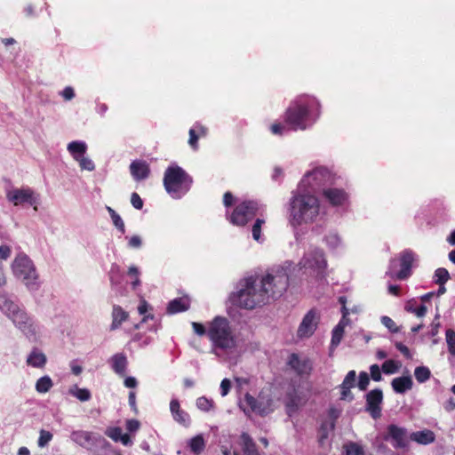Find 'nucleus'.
<instances>
[{
    "instance_id": "44",
    "label": "nucleus",
    "mask_w": 455,
    "mask_h": 455,
    "mask_svg": "<svg viewBox=\"0 0 455 455\" xmlns=\"http://www.w3.org/2000/svg\"><path fill=\"white\" fill-rule=\"evenodd\" d=\"M52 439V435L49 431L42 429L40 431V435L38 438V446L39 447L46 446Z\"/></svg>"
},
{
    "instance_id": "33",
    "label": "nucleus",
    "mask_w": 455,
    "mask_h": 455,
    "mask_svg": "<svg viewBox=\"0 0 455 455\" xmlns=\"http://www.w3.org/2000/svg\"><path fill=\"white\" fill-rule=\"evenodd\" d=\"M53 386V382L49 376H44L37 379L36 383V390L44 394L48 392Z\"/></svg>"
},
{
    "instance_id": "49",
    "label": "nucleus",
    "mask_w": 455,
    "mask_h": 455,
    "mask_svg": "<svg viewBox=\"0 0 455 455\" xmlns=\"http://www.w3.org/2000/svg\"><path fill=\"white\" fill-rule=\"evenodd\" d=\"M381 323L384 326H386L392 332H398L399 329L396 326L395 323L388 316H382Z\"/></svg>"
},
{
    "instance_id": "59",
    "label": "nucleus",
    "mask_w": 455,
    "mask_h": 455,
    "mask_svg": "<svg viewBox=\"0 0 455 455\" xmlns=\"http://www.w3.org/2000/svg\"><path fill=\"white\" fill-rule=\"evenodd\" d=\"M192 327L194 331L199 336H203L207 333L205 327L202 323L193 322Z\"/></svg>"
},
{
    "instance_id": "27",
    "label": "nucleus",
    "mask_w": 455,
    "mask_h": 455,
    "mask_svg": "<svg viewBox=\"0 0 455 455\" xmlns=\"http://www.w3.org/2000/svg\"><path fill=\"white\" fill-rule=\"evenodd\" d=\"M410 438L419 444L427 445L435 442V435L433 431L425 429L411 433Z\"/></svg>"
},
{
    "instance_id": "35",
    "label": "nucleus",
    "mask_w": 455,
    "mask_h": 455,
    "mask_svg": "<svg viewBox=\"0 0 455 455\" xmlns=\"http://www.w3.org/2000/svg\"><path fill=\"white\" fill-rule=\"evenodd\" d=\"M414 375L418 382L423 383L430 378L431 372L427 367L419 366L416 367Z\"/></svg>"
},
{
    "instance_id": "52",
    "label": "nucleus",
    "mask_w": 455,
    "mask_h": 455,
    "mask_svg": "<svg viewBox=\"0 0 455 455\" xmlns=\"http://www.w3.org/2000/svg\"><path fill=\"white\" fill-rule=\"evenodd\" d=\"M111 220L116 228H118L122 233L125 232L124 223L119 214L114 216Z\"/></svg>"
},
{
    "instance_id": "39",
    "label": "nucleus",
    "mask_w": 455,
    "mask_h": 455,
    "mask_svg": "<svg viewBox=\"0 0 455 455\" xmlns=\"http://www.w3.org/2000/svg\"><path fill=\"white\" fill-rule=\"evenodd\" d=\"M204 448V441L201 435H196L190 441V449L195 453H200Z\"/></svg>"
},
{
    "instance_id": "38",
    "label": "nucleus",
    "mask_w": 455,
    "mask_h": 455,
    "mask_svg": "<svg viewBox=\"0 0 455 455\" xmlns=\"http://www.w3.org/2000/svg\"><path fill=\"white\" fill-rule=\"evenodd\" d=\"M435 283L444 284L450 279V274L446 268L439 267L435 272Z\"/></svg>"
},
{
    "instance_id": "25",
    "label": "nucleus",
    "mask_w": 455,
    "mask_h": 455,
    "mask_svg": "<svg viewBox=\"0 0 455 455\" xmlns=\"http://www.w3.org/2000/svg\"><path fill=\"white\" fill-rule=\"evenodd\" d=\"M129 317V314L124 310L120 306L115 305L112 310V323L110 331L118 329L121 324L125 322Z\"/></svg>"
},
{
    "instance_id": "5",
    "label": "nucleus",
    "mask_w": 455,
    "mask_h": 455,
    "mask_svg": "<svg viewBox=\"0 0 455 455\" xmlns=\"http://www.w3.org/2000/svg\"><path fill=\"white\" fill-rule=\"evenodd\" d=\"M12 270L16 278L29 291H37L40 287L39 275L33 261L25 254H18L12 263Z\"/></svg>"
},
{
    "instance_id": "63",
    "label": "nucleus",
    "mask_w": 455,
    "mask_h": 455,
    "mask_svg": "<svg viewBox=\"0 0 455 455\" xmlns=\"http://www.w3.org/2000/svg\"><path fill=\"white\" fill-rule=\"evenodd\" d=\"M395 347L403 354L406 357H411V354H410V350L409 348L403 345V343L401 342H397L395 343Z\"/></svg>"
},
{
    "instance_id": "13",
    "label": "nucleus",
    "mask_w": 455,
    "mask_h": 455,
    "mask_svg": "<svg viewBox=\"0 0 455 455\" xmlns=\"http://www.w3.org/2000/svg\"><path fill=\"white\" fill-rule=\"evenodd\" d=\"M6 198L14 205L28 203L30 205H34L35 211L37 210L36 204L38 203V196H36L35 192L29 188L8 190L6 193Z\"/></svg>"
},
{
    "instance_id": "53",
    "label": "nucleus",
    "mask_w": 455,
    "mask_h": 455,
    "mask_svg": "<svg viewBox=\"0 0 455 455\" xmlns=\"http://www.w3.org/2000/svg\"><path fill=\"white\" fill-rule=\"evenodd\" d=\"M439 317H440V315L439 314H436L435 316V319L431 324V331H430V335L435 337V335H437L438 333V330H439V327H440V322H439Z\"/></svg>"
},
{
    "instance_id": "50",
    "label": "nucleus",
    "mask_w": 455,
    "mask_h": 455,
    "mask_svg": "<svg viewBox=\"0 0 455 455\" xmlns=\"http://www.w3.org/2000/svg\"><path fill=\"white\" fill-rule=\"evenodd\" d=\"M370 371H371V378L374 381H380L382 379V375H381V372H380V369H379L378 364H372L370 367Z\"/></svg>"
},
{
    "instance_id": "48",
    "label": "nucleus",
    "mask_w": 455,
    "mask_h": 455,
    "mask_svg": "<svg viewBox=\"0 0 455 455\" xmlns=\"http://www.w3.org/2000/svg\"><path fill=\"white\" fill-rule=\"evenodd\" d=\"M106 435L115 442H118L123 433L120 427H110L107 429Z\"/></svg>"
},
{
    "instance_id": "29",
    "label": "nucleus",
    "mask_w": 455,
    "mask_h": 455,
    "mask_svg": "<svg viewBox=\"0 0 455 455\" xmlns=\"http://www.w3.org/2000/svg\"><path fill=\"white\" fill-rule=\"evenodd\" d=\"M67 149L73 158L77 161L84 156L87 150V145L84 141L75 140L68 144Z\"/></svg>"
},
{
    "instance_id": "56",
    "label": "nucleus",
    "mask_w": 455,
    "mask_h": 455,
    "mask_svg": "<svg viewBox=\"0 0 455 455\" xmlns=\"http://www.w3.org/2000/svg\"><path fill=\"white\" fill-rule=\"evenodd\" d=\"M140 422L137 419H128L126 421V428L130 432H136L140 428Z\"/></svg>"
},
{
    "instance_id": "42",
    "label": "nucleus",
    "mask_w": 455,
    "mask_h": 455,
    "mask_svg": "<svg viewBox=\"0 0 455 455\" xmlns=\"http://www.w3.org/2000/svg\"><path fill=\"white\" fill-rule=\"evenodd\" d=\"M446 342L448 345L449 352L455 355V331L451 329L446 331Z\"/></svg>"
},
{
    "instance_id": "54",
    "label": "nucleus",
    "mask_w": 455,
    "mask_h": 455,
    "mask_svg": "<svg viewBox=\"0 0 455 455\" xmlns=\"http://www.w3.org/2000/svg\"><path fill=\"white\" fill-rule=\"evenodd\" d=\"M231 387V382L228 379H224L220 383V393L222 396L228 394Z\"/></svg>"
},
{
    "instance_id": "45",
    "label": "nucleus",
    "mask_w": 455,
    "mask_h": 455,
    "mask_svg": "<svg viewBox=\"0 0 455 455\" xmlns=\"http://www.w3.org/2000/svg\"><path fill=\"white\" fill-rule=\"evenodd\" d=\"M370 383V377L367 372L361 371L359 373V381H358V387L360 390L364 391L367 389Z\"/></svg>"
},
{
    "instance_id": "22",
    "label": "nucleus",
    "mask_w": 455,
    "mask_h": 455,
    "mask_svg": "<svg viewBox=\"0 0 455 455\" xmlns=\"http://www.w3.org/2000/svg\"><path fill=\"white\" fill-rule=\"evenodd\" d=\"M46 355L36 347L32 349L26 360L28 365L39 369L44 368L46 364Z\"/></svg>"
},
{
    "instance_id": "4",
    "label": "nucleus",
    "mask_w": 455,
    "mask_h": 455,
    "mask_svg": "<svg viewBox=\"0 0 455 455\" xmlns=\"http://www.w3.org/2000/svg\"><path fill=\"white\" fill-rule=\"evenodd\" d=\"M207 335L212 343V352L232 351L236 347V339L227 318L216 316L208 326Z\"/></svg>"
},
{
    "instance_id": "31",
    "label": "nucleus",
    "mask_w": 455,
    "mask_h": 455,
    "mask_svg": "<svg viewBox=\"0 0 455 455\" xmlns=\"http://www.w3.org/2000/svg\"><path fill=\"white\" fill-rule=\"evenodd\" d=\"M112 368L119 375H124L127 366V358L123 354H116L111 357Z\"/></svg>"
},
{
    "instance_id": "1",
    "label": "nucleus",
    "mask_w": 455,
    "mask_h": 455,
    "mask_svg": "<svg viewBox=\"0 0 455 455\" xmlns=\"http://www.w3.org/2000/svg\"><path fill=\"white\" fill-rule=\"evenodd\" d=\"M289 285V276L284 269L267 274L261 278L249 277L234 295V302L246 309H253L279 298Z\"/></svg>"
},
{
    "instance_id": "58",
    "label": "nucleus",
    "mask_w": 455,
    "mask_h": 455,
    "mask_svg": "<svg viewBox=\"0 0 455 455\" xmlns=\"http://www.w3.org/2000/svg\"><path fill=\"white\" fill-rule=\"evenodd\" d=\"M341 388V394H340V399L342 400H346V399H348V400H353L354 396L350 391V389L352 387H340Z\"/></svg>"
},
{
    "instance_id": "61",
    "label": "nucleus",
    "mask_w": 455,
    "mask_h": 455,
    "mask_svg": "<svg viewBox=\"0 0 455 455\" xmlns=\"http://www.w3.org/2000/svg\"><path fill=\"white\" fill-rule=\"evenodd\" d=\"M11 255V249L7 245H1L0 246V259H7Z\"/></svg>"
},
{
    "instance_id": "23",
    "label": "nucleus",
    "mask_w": 455,
    "mask_h": 455,
    "mask_svg": "<svg viewBox=\"0 0 455 455\" xmlns=\"http://www.w3.org/2000/svg\"><path fill=\"white\" fill-rule=\"evenodd\" d=\"M240 445L244 455H260L257 445L249 434L243 432L240 435Z\"/></svg>"
},
{
    "instance_id": "40",
    "label": "nucleus",
    "mask_w": 455,
    "mask_h": 455,
    "mask_svg": "<svg viewBox=\"0 0 455 455\" xmlns=\"http://www.w3.org/2000/svg\"><path fill=\"white\" fill-rule=\"evenodd\" d=\"M346 455H364L363 450L355 443H349L345 445Z\"/></svg>"
},
{
    "instance_id": "62",
    "label": "nucleus",
    "mask_w": 455,
    "mask_h": 455,
    "mask_svg": "<svg viewBox=\"0 0 455 455\" xmlns=\"http://www.w3.org/2000/svg\"><path fill=\"white\" fill-rule=\"evenodd\" d=\"M234 203V196L230 192H226L223 196V204L225 206L229 207Z\"/></svg>"
},
{
    "instance_id": "21",
    "label": "nucleus",
    "mask_w": 455,
    "mask_h": 455,
    "mask_svg": "<svg viewBox=\"0 0 455 455\" xmlns=\"http://www.w3.org/2000/svg\"><path fill=\"white\" fill-rule=\"evenodd\" d=\"M170 411L173 419L179 424L188 427L190 424V417L188 412L180 409V402L172 399L170 403Z\"/></svg>"
},
{
    "instance_id": "46",
    "label": "nucleus",
    "mask_w": 455,
    "mask_h": 455,
    "mask_svg": "<svg viewBox=\"0 0 455 455\" xmlns=\"http://www.w3.org/2000/svg\"><path fill=\"white\" fill-rule=\"evenodd\" d=\"M355 371H349L347 374L346 375L343 382L341 383L340 387H353L355 383Z\"/></svg>"
},
{
    "instance_id": "14",
    "label": "nucleus",
    "mask_w": 455,
    "mask_h": 455,
    "mask_svg": "<svg viewBox=\"0 0 455 455\" xmlns=\"http://www.w3.org/2000/svg\"><path fill=\"white\" fill-rule=\"evenodd\" d=\"M299 265L302 268L321 272L326 267V260L321 250L314 249L305 254Z\"/></svg>"
},
{
    "instance_id": "30",
    "label": "nucleus",
    "mask_w": 455,
    "mask_h": 455,
    "mask_svg": "<svg viewBox=\"0 0 455 455\" xmlns=\"http://www.w3.org/2000/svg\"><path fill=\"white\" fill-rule=\"evenodd\" d=\"M302 404L303 400L295 390L288 394L285 406L289 415L295 412Z\"/></svg>"
},
{
    "instance_id": "41",
    "label": "nucleus",
    "mask_w": 455,
    "mask_h": 455,
    "mask_svg": "<svg viewBox=\"0 0 455 455\" xmlns=\"http://www.w3.org/2000/svg\"><path fill=\"white\" fill-rule=\"evenodd\" d=\"M264 223L265 220L263 219L259 218L255 220L254 224L252 225L251 234L255 241H259L261 235V228Z\"/></svg>"
},
{
    "instance_id": "6",
    "label": "nucleus",
    "mask_w": 455,
    "mask_h": 455,
    "mask_svg": "<svg viewBox=\"0 0 455 455\" xmlns=\"http://www.w3.org/2000/svg\"><path fill=\"white\" fill-rule=\"evenodd\" d=\"M192 184V178L179 166H171L166 169L164 177V185L169 195L173 198H180L185 195Z\"/></svg>"
},
{
    "instance_id": "10",
    "label": "nucleus",
    "mask_w": 455,
    "mask_h": 455,
    "mask_svg": "<svg viewBox=\"0 0 455 455\" xmlns=\"http://www.w3.org/2000/svg\"><path fill=\"white\" fill-rule=\"evenodd\" d=\"M331 180L332 176L330 172L326 168L319 167L305 175L299 184V189L309 188L315 191L325 185L331 184Z\"/></svg>"
},
{
    "instance_id": "55",
    "label": "nucleus",
    "mask_w": 455,
    "mask_h": 455,
    "mask_svg": "<svg viewBox=\"0 0 455 455\" xmlns=\"http://www.w3.org/2000/svg\"><path fill=\"white\" fill-rule=\"evenodd\" d=\"M142 244V240L140 235H132L128 242V245L131 248H140Z\"/></svg>"
},
{
    "instance_id": "37",
    "label": "nucleus",
    "mask_w": 455,
    "mask_h": 455,
    "mask_svg": "<svg viewBox=\"0 0 455 455\" xmlns=\"http://www.w3.org/2000/svg\"><path fill=\"white\" fill-rule=\"evenodd\" d=\"M400 366L401 364L394 360H387L382 364V371L386 374H393L399 370Z\"/></svg>"
},
{
    "instance_id": "36",
    "label": "nucleus",
    "mask_w": 455,
    "mask_h": 455,
    "mask_svg": "<svg viewBox=\"0 0 455 455\" xmlns=\"http://www.w3.org/2000/svg\"><path fill=\"white\" fill-rule=\"evenodd\" d=\"M196 407L203 411H209L214 407V402L205 396L196 399Z\"/></svg>"
},
{
    "instance_id": "7",
    "label": "nucleus",
    "mask_w": 455,
    "mask_h": 455,
    "mask_svg": "<svg viewBox=\"0 0 455 455\" xmlns=\"http://www.w3.org/2000/svg\"><path fill=\"white\" fill-rule=\"evenodd\" d=\"M239 407L247 416L254 413L264 417L274 411V401L271 397L264 395L262 393L258 397L246 393L243 399L239 402Z\"/></svg>"
},
{
    "instance_id": "60",
    "label": "nucleus",
    "mask_w": 455,
    "mask_h": 455,
    "mask_svg": "<svg viewBox=\"0 0 455 455\" xmlns=\"http://www.w3.org/2000/svg\"><path fill=\"white\" fill-rule=\"evenodd\" d=\"M61 95L66 100H70L75 97L74 89L68 86L61 92Z\"/></svg>"
},
{
    "instance_id": "24",
    "label": "nucleus",
    "mask_w": 455,
    "mask_h": 455,
    "mask_svg": "<svg viewBox=\"0 0 455 455\" xmlns=\"http://www.w3.org/2000/svg\"><path fill=\"white\" fill-rule=\"evenodd\" d=\"M412 379L409 375L395 378L391 382L394 391L398 394H403L406 391L411 390L412 388Z\"/></svg>"
},
{
    "instance_id": "18",
    "label": "nucleus",
    "mask_w": 455,
    "mask_h": 455,
    "mask_svg": "<svg viewBox=\"0 0 455 455\" xmlns=\"http://www.w3.org/2000/svg\"><path fill=\"white\" fill-rule=\"evenodd\" d=\"M339 301L341 304H345V298L340 297ZM342 314H343L342 319L339 321L338 325L332 331V337H331V346L332 347H336L340 343L341 339L344 334V327L348 323V320L347 319V315H348V310L345 307V305H343V307H342Z\"/></svg>"
},
{
    "instance_id": "2",
    "label": "nucleus",
    "mask_w": 455,
    "mask_h": 455,
    "mask_svg": "<svg viewBox=\"0 0 455 455\" xmlns=\"http://www.w3.org/2000/svg\"><path fill=\"white\" fill-rule=\"evenodd\" d=\"M0 310L29 341L36 342L40 339V325L33 316L12 300L6 293H0Z\"/></svg>"
},
{
    "instance_id": "9",
    "label": "nucleus",
    "mask_w": 455,
    "mask_h": 455,
    "mask_svg": "<svg viewBox=\"0 0 455 455\" xmlns=\"http://www.w3.org/2000/svg\"><path fill=\"white\" fill-rule=\"evenodd\" d=\"M416 258L415 253L411 250H405L399 255V261L401 269L397 273H394L393 269L396 267V259H392L389 264V269L387 275L391 278L399 280L407 279L411 275V267Z\"/></svg>"
},
{
    "instance_id": "26",
    "label": "nucleus",
    "mask_w": 455,
    "mask_h": 455,
    "mask_svg": "<svg viewBox=\"0 0 455 455\" xmlns=\"http://www.w3.org/2000/svg\"><path fill=\"white\" fill-rule=\"evenodd\" d=\"M189 306L190 300L188 297L177 298L169 302L167 311L169 314H176L188 310Z\"/></svg>"
},
{
    "instance_id": "17",
    "label": "nucleus",
    "mask_w": 455,
    "mask_h": 455,
    "mask_svg": "<svg viewBox=\"0 0 455 455\" xmlns=\"http://www.w3.org/2000/svg\"><path fill=\"white\" fill-rule=\"evenodd\" d=\"M391 438L392 444L395 448H405L408 446V435L403 427L396 425H390L387 427V436L386 439Z\"/></svg>"
},
{
    "instance_id": "20",
    "label": "nucleus",
    "mask_w": 455,
    "mask_h": 455,
    "mask_svg": "<svg viewBox=\"0 0 455 455\" xmlns=\"http://www.w3.org/2000/svg\"><path fill=\"white\" fill-rule=\"evenodd\" d=\"M130 172L136 181H140L148 178L150 168L147 162L143 160H134L130 164Z\"/></svg>"
},
{
    "instance_id": "57",
    "label": "nucleus",
    "mask_w": 455,
    "mask_h": 455,
    "mask_svg": "<svg viewBox=\"0 0 455 455\" xmlns=\"http://www.w3.org/2000/svg\"><path fill=\"white\" fill-rule=\"evenodd\" d=\"M197 140H198V136L196 135V131L194 129H190L189 130V140H188V144L194 148V149H196L197 148Z\"/></svg>"
},
{
    "instance_id": "12",
    "label": "nucleus",
    "mask_w": 455,
    "mask_h": 455,
    "mask_svg": "<svg viewBox=\"0 0 455 455\" xmlns=\"http://www.w3.org/2000/svg\"><path fill=\"white\" fill-rule=\"evenodd\" d=\"M70 439L72 442L86 450H92L104 441L100 435L84 430L72 431Z\"/></svg>"
},
{
    "instance_id": "3",
    "label": "nucleus",
    "mask_w": 455,
    "mask_h": 455,
    "mask_svg": "<svg viewBox=\"0 0 455 455\" xmlns=\"http://www.w3.org/2000/svg\"><path fill=\"white\" fill-rule=\"evenodd\" d=\"M319 213V200L310 192L299 191L290 200V223L292 227L312 223Z\"/></svg>"
},
{
    "instance_id": "47",
    "label": "nucleus",
    "mask_w": 455,
    "mask_h": 455,
    "mask_svg": "<svg viewBox=\"0 0 455 455\" xmlns=\"http://www.w3.org/2000/svg\"><path fill=\"white\" fill-rule=\"evenodd\" d=\"M327 244L331 248H336L340 243V238L336 233H330L325 237Z\"/></svg>"
},
{
    "instance_id": "15",
    "label": "nucleus",
    "mask_w": 455,
    "mask_h": 455,
    "mask_svg": "<svg viewBox=\"0 0 455 455\" xmlns=\"http://www.w3.org/2000/svg\"><path fill=\"white\" fill-rule=\"evenodd\" d=\"M383 401V393L376 388L366 395V411L373 419H379L381 415L380 404Z\"/></svg>"
},
{
    "instance_id": "64",
    "label": "nucleus",
    "mask_w": 455,
    "mask_h": 455,
    "mask_svg": "<svg viewBox=\"0 0 455 455\" xmlns=\"http://www.w3.org/2000/svg\"><path fill=\"white\" fill-rule=\"evenodd\" d=\"M270 130L272 133L281 135L283 131L285 130V127L280 124H274L271 125Z\"/></svg>"
},
{
    "instance_id": "19",
    "label": "nucleus",
    "mask_w": 455,
    "mask_h": 455,
    "mask_svg": "<svg viewBox=\"0 0 455 455\" xmlns=\"http://www.w3.org/2000/svg\"><path fill=\"white\" fill-rule=\"evenodd\" d=\"M289 365L299 375L309 374L312 371V363L308 358H300L296 354L291 355Z\"/></svg>"
},
{
    "instance_id": "51",
    "label": "nucleus",
    "mask_w": 455,
    "mask_h": 455,
    "mask_svg": "<svg viewBox=\"0 0 455 455\" xmlns=\"http://www.w3.org/2000/svg\"><path fill=\"white\" fill-rule=\"evenodd\" d=\"M131 204L137 210H140L143 207V201L136 192H133L131 196Z\"/></svg>"
},
{
    "instance_id": "16",
    "label": "nucleus",
    "mask_w": 455,
    "mask_h": 455,
    "mask_svg": "<svg viewBox=\"0 0 455 455\" xmlns=\"http://www.w3.org/2000/svg\"><path fill=\"white\" fill-rule=\"evenodd\" d=\"M318 324V316L315 310H309L302 319L299 329L298 336L300 338L310 337L315 331Z\"/></svg>"
},
{
    "instance_id": "8",
    "label": "nucleus",
    "mask_w": 455,
    "mask_h": 455,
    "mask_svg": "<svg viewBox=\"0 0 455 455\" xmlns=\"http://www.w3.org/2000/svg\"><path fill=\"white\" fill-rule=\"evenodd\" d=\"M259 210V204L256 201H243L238 204L228 220L237 227H244L251 221Z\"/></svg>"
},
{
    "instance_id": "43",
    "label": "nucleus",
    "mask_w": 455,
    "mask_h": 455,
    "mask_svg": "<svg viewBox=\"0 0 455 455\" xmlns=\"http://www.w3.org/2000/svg\"><path fill=\"white\" fill-rule=\"evenodd\" d=\"M76 162L79 163V165L82 170L92 172L95 169V164L92 162V160L84 156L79 158Z\"/></svg>"
},
{
    "instance_id": "32",
    "label": "nucleus",
    "mask_w": 455,
    "mask_h": 455,
    "mask_svg": "<svg viewBox=\"0 0 455 455\" xmlns=\"http://www.w3.org/2000/svg\"><path fill=\"white\" fill-rule=\"evenodd\" d=\"M328 415L330 418L329 422H325L323 424L322 428L324 431H332L335 427V420L339 417L340 415V410L331 407L328 411Z\"/></svg>"
},
{
    "instance_id": "34",
    "label": "nucleus",
    "mask_w": 455,
    "mask_h": 455,
    "mask_svg": "<svg viewBox=\"0 0 455 455\" xmlns=\"http://www.w3.org/2000/svg\"><path fill=\"white\" fill-rule=\"evenodd\" d=\"M68 393L82 402L88 401L91 398V393L88 389L79 388L77 386L69 388Z\"/></svg>"
},
{
    "instance_id": "28",
    "label": "nucleus",
    "mask_w": 455,
    "mask_h": 455,
    "mask_svg": "<svg viewBox=\"0 0 455 455\" xmlns=\"http://www.w3.org/2000/svg\"><path fill=\"white\" fill-rule=\"evenodd\" d=\"M323 196L332 205L341 204L346 200L344 191L338 188L323 189Z\"/></svg>"
},
{
    "instance_id": "11",
    "label": "nucleus",
    "mask_w": 455,
    "mask_h": 455,
    "mask_svg": "<svg viewBox=\"0 0 455 455\" xmlns=\"http://www.w3.org/2000/svg\"><path fill=\"white\" fill-rule=\"evenodd\" d=\"M308 116V109L306 105L295 103L286 111L285 121L291 125L292 130H305L307 128L306 121Z\"/></svg>"
}]
</instances>
